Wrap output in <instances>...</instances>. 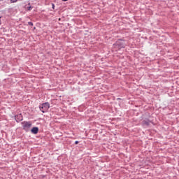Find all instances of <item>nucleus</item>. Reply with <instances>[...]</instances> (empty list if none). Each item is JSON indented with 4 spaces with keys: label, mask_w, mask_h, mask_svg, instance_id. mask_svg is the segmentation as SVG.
I'll return each mask as SVG.
<instances>
[{
    "label": "nucleus",
    "mask_w": 179,
    "mask_h": 179,
    "mask_svg": "<svg viewBox=\"0 0 179 179\" xmlns=\"http://www.w3.org/2000/svg\"><path fill=\"white\" fill-rule=\"evenodd\" d=\"M39 108L42 113H47L48 111V109L50 108V103L48 102L42 103L40 106Z\"/></svg>",
    "instance_id": "1"
},
{
    "label": "nucleus",
    "mask_w": 179,
    "mask_h": 179,
    "mask_svg": "<svg viewBox=\"0 0 179 179\" xmlns=\"http://www.w3.org/2000/svg\"><path fill=\"white\" fill-rule=\"evenodd\" d=\"M22 127L24 131H29L31 127V122H22Z\"/></svg>",
    "instance_id": "2"
},
{
    "label": "nucleus",
    "mask_w": 179,
    "mask_h": 179,
    "mask_svg": "<svg viewBox=\"0 0 179 179\" xmlns=\"http://www.w3.org/2000/svg\"><path fill=\"white\" fill-rule=\"evenodd\" d=\"M113 47L116 48V50H120V48H124V47L125 46L122 43H120V42H117L115 44L113 45Z\"/></svg>",
    "instance_id": "3"
},
{
    "label": "nucleus",
    "mask_w": 179,
    "mask_h": 179,
    "mask_svg": "<svg viewBox=\"0 0 179 179\" xmlns=\"http://www.w3.org/2000/svg\"><path fill=\"white\" fill-rule=\"evenodd\" d=\"M31 132L32 134H38V127H33V128L31 129Z\"/></svg>",
    "instance_id": "4"
},
{
    "label": "nucleus",
    "mask_w": 179,
    "mask_h": 179,
    "mask_svg": "<svg viewBox=\"0 0 179 179\" xmlns=\"http://www.w3.org/2000/svg\"><path fill=\"white\" fill-rule=\"evenodd\" d=\"M10 2L12 3H15V2H17V0H10Z\"/></svg>",
    "instance_id": "5"
},
{
    "label": "nucleus",
    "mask_w": 179,
    "mask_h": 179,
    "mask_svg": "<svg viewBox=\"0 0 179 179\" xmlns=\"http://www.w3.org/2000/svg\"><path fill=\"white\" fill-rule=\"evenodd\" d=\"M27 9H28V10H31V9H33V7L29 6V7H27Z\"/></svg>",
    "instance_id": "6"
},
{
    "label": "nucleus",
    "mask_w": 179,
    "mask_h": 179,
    "mask_svg": "<svg viewBox=\"0 0 179 179\" xmlns=\"http://www.w3.org/2000/svg\"><path fill=\"white\" fill-rule=\"evenodd\" d=\"M28 24H29V26H33V22H28Z\"/></svg>",
    "instance_id": "7"
},
{
    "label": "nucleus",
    "mask_w": 179,
    "mask_h": 179,
    "mask_svg": "<svg viewBox=\"0 0 179 179\" xmlns=\"http://www.w3.org/2000/svg\"><path fill=\"white\" fill-rule=\"evenodd\" d=\"M52 9H55V5H54V3L52 4Z\"/></svg>",
    "instance_id": "8"
},
{
    "label": "nucleus",
    "mask_w": 179,
    "mask_h": 179,
    "mask_svg": "<svg viewBox=\"0 0 179 179\" xmlns=\"http://www.w3.org/2000/svg\"><path fill=\"white\" fill-rule=\"evenodd\" d=\"M78 143H79V141H75L76 145H78Z\"/></svg>",
    "instance_id": "9"
},
{
    "label": "nucleus",
    "mask_w": 179,
    "mask_h": 179,
    "mask_svg": "<svg viewBox=\"0 0 179 179\" xmlns=\"http://www.w3.org/2000/svg\"><path fill=\"white\" fill-rule=\"evenodd\" d=\"M62 1H63V2H66V1H68V0H62Z\"/></svg>",
    "instance_id": "10"
},
{
    "label": "nucleus",
    "mask_w": 179,
    "mask_h": 179,
    "mask_svg": "<svg viewBox=\"0 0 179 179\" xmlns=\"http://www.w3.org/2000/svg\"><path fill=\"white\" fill-rule=\"evenodd\" d=\"M0 1H3V0H0Z\"/></svg>",
    "instance_id": "11"
}]
</instances>
